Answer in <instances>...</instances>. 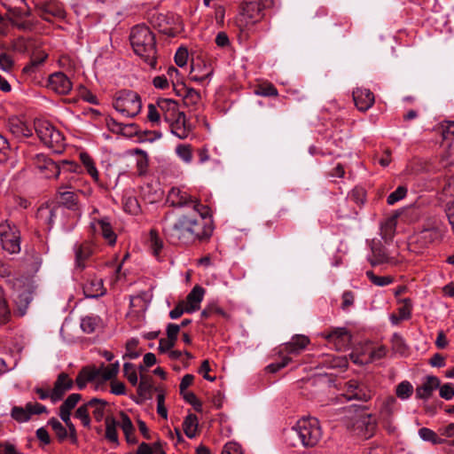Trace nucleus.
<instances>
[{
	"label": "nucleus",
	"instance_id": "20",
	"mask_svg": "<svg viewBox=\"0 0 454 454\" xmlns=\"http://www.w3.org/2000/svg\"><path fill=\"white\" fill-rule=\"evenodd\" d=\"M169 124L171 133L180 139H184L190 133V128L186 124L184 113L177 114L173 121H167Z\"/></svg>",
	"mask_w": 454,
	"mask_h": 454
},
{
	"label": "nucleus",
	"instance_id": "12",
	"mask_svg": "<svg viewBox=\"0 0 454 454\" xmlns=\"http://www.w3.org/2000/svg\"><path fill=\"white\" fill-rule=\"evenodd\" d=\"M330 345H333L336 350H346L351 344V334L345 327L333 328L328 333L325 334Z\"/></svg>",
	"mask_w": 454,
	"mask_h": 454
},
{
	"label": "nucleus",
	"instance_id": "7",
	"mask_svg": "<svg viewBox=\"0 0 454 454\" xmlns=\"http://www.w3.org/2000/svg\"><path fill=\"white\" fill-rule=\"evenodd\" d=\"M309 343V340L305 335H295L294 336L290 341L280 346L279 356H281V361L277 363H272L267 366V370L270 372H277L280 369L286 366L291 359L284 355L285 353L288 355H298L300 354Z\"/></svg>",
	"mask_w": 454,
	"mask_h": 454
},
{
	"label": "nucleus",
	"instance_id": "24",
	"mask_svg": "<svg viewBox=\"0 0 454 454\" xmlns=\"http://www.w3.org/2000/svg\"><path fill=\"white\" fill-rule=\"evenodd\" d=\"M158 108L163 114L165 121H173L177 114L183 112L178 111L177 104L175 100L170 98H160L157 102Z\"/></svg>",
	"mask_w": 454,
	"mask_h": 454
},
{
	"label": "nucleus",
	"instance_id": "9",
	"mask_svg": "<svg viewBox=\"0 0 454 454\" xmlns=\"http://www.w3.org/2000/svg\"><path fill=\"white\" fill-rule=\"evenodd\" d=\"M168 201L175 207H192L196 215L201 219L208 215L209 209L194 200L186 190L179 187H173L168 192Z\"/></svg>",
	"mask_w": 454,
	"mask_h": 454
},
{
	"label": "nucleus",
	"instance_id": "31",
	"mask_svg": "<svg viewBox=\"0 0 454 454\" xmlns=\"http://www.w3.org/2000/svg\"><path fill=\"white\" fill-rule=\"evenodd\" d=\"M20 232L16 231L11 235H8L6 239L0 240L4 250L9 252L10 254H18L20 251Z\"/></svg>",
	"mask_w": 454,
	"mask_h": 454
},
{
	"label": "nucleus",
	"instance_id": "2",
	"mask_svg": "<svg viewBox=\"0 0 454 454\" xmlns=\"http://www.w3.org/2000/svg\"><path fill=\"white\" fill-rule=\"evenodd\" d=\"M134 52L148 66H156L155 37L149 27L140 24L132 27L129 35Z\"/></svg>",
	"mask_w": 454,
	"mask_h": 454
},
{
	"label": "nucleus",
	"instance_id": "4",
	"mask_svg": "<svg viewBox=\"0 0 454 454\" xmlns=\"http://www.w3.org/2000/svg\"><path fill=\"white\" fill-rule=\"evenodd\" d=\"M443 233L444 226L439 219L436 217L427 218L422 229L410 238V250L414 253H421L429 245L440 240Z\"/></svg>",
	"mask_w": 454,
	"mask_h": 454
},
{
	"label": "nucleus",
	"instance_id": "27",
	"mask_svg": "<svg viewBox=\"0 0 454 454\" xmlns=\"http://www.w3.org/2000/svg\"><path fill=\"white\" fill-rule=\"evenodd\" d=\"M59 201L67 208L76 211L78 210L77 197L72 191L65 190L64 185H59L57 190Z\"/></svg>",
	"mask_w": 454,
	"mask_h": 454
},
{
	"label": "nucleus",
	"instance_id": "56",
	"mask_svg": "<svg viewBox=\"0 0 454 454\" xmlns=\"http://www.w3.org/2000/svg\"><path fill=\"white\" fill-rule=\"evenodd\" d=\"M407 193V188L404 186H399L395 191L391 192L387 199L388 205H394L397 201L401 200L405 197Z\"/></svg>",
	"mask_w": 454,
	"mask_h": 454
},
{
	"label": "nucleus",
	"instance_id": "30",
	"mask_svg": "<svg viewBox=\"0 0 454 454\" xmlns=\"http://www.w3.org/2000/svg\"><path fill=\"white\" fill-rule=\"evenodd\" d=\"M80 160L82 161V165L84 166L86 172L88 175L90 176V177L95 181H99V174L98 171V168L96 167L95 161L90 157L89 153L86 152H82L79 153Z\"/></svg>",
	"mask_w": 454,
	"mask_h": 454
},
{
	"label": "nucleus",
	"instance_id": "41",
	"mask_svg": "<svg viewBox=\"0 0 454 454\" xmlns=\"http://www.w3.org/2000/svg\"><path fill=\"white\" fill-rule=\"evenodd\" d=\"M134 153L137 155L136 160L137 173L139 176H144L148 169V155L141 149H135Z\"/></svg>",
	"mask_w": 454,
	"mask_h": 454
},
{
	"label": "nucleus",
	"instance_id": "23",
	"mask_svg": "<svg viewBox=\"0 0 454 454\" xmlns=\"http://www.w3.org/2000/svg\"><path fill=\"white\" fill-rule=\"evenodd\" d=\"M59 210H60L59 207L43 204L37 209L35 217L39 223L46 225L47 231H50L52 227L53 217Z\"/></svg>",
	"mask_w": 454,
	"mask_h": 454
},
{
	"label": "nucleus",
	"instance_id": "17",
	"mask_svg": "<svg viewBox=\"0 0 454 454\" xmlns=\"http://www.w3.org/2000/svg\"><path fill=\"white\" fill-rule=\"evenodd\" d=\"M94 246L91 242L85 241L74 246L76 267L80 269L85 268V261L89 259L94 253Z\"/></svg>",
	"mask_w": 454,
	"mask_h": 454
},
{
	"label": "nucleus",
	"instance_id": "40",
	"mask_svg": "<svg viewBox=\"0 0 454 454\" xmlns=\"http://www.w3.org/2000/svg\"><path fill=\"white\" fill-rule=\"evenodd\" d=\"M156 20L157 22H155L154 25L159 27L160 32L168 35L171 34V27H168V25H174L178 21L177 17H167L163 14H159Z\"/></svg>",
	"mask_w": 454,
	"mask_h": 454
},
{
	"label": "nucleus",
	"instance_id": "16",
	"mask_svg": "<svg viewBox=\"0 0 454 454\" xmlns=\"http://www.w3.org/2000/svg\"><path fill=\"white\" fill-rule=\"evenodd\" d=\"M90 227L95 233L102 235L109 245L113 246L115 244L116 235L113 231L108 218L105 217L102 219L93 220L90 223Z\"/></svg>",
	"mask_w": 454,
	"mask_h": 454
},
{
	"label": "nucleus",
	"instance_id": "53",
	"mask_svg": "<svg viewBox=\"0 0 454 454\" xmlns=\"http://www.w3.org/2000/svg\"><path fill=\"white\" fill-rule=\"evenodd\" d=\"M98 381H106L114 379L116 375L114 373L109 366L102 364L100 367H96Z\"/></svg>",
	"mask_w": 454,
	"mask_h": 454
},
{
	"label": "nucleus",
	"instance_id": "37",
	"mask_svg": "<svg viewBox=\"0 0 454 454\" xmlns=\"http://www.w3.org/2000/svg\"><path fill=\"white\" fill-rule=\"evenodd\" d=\"M439 433L441 435L447 438L445 444L447 446L448 454H454V423L441 427Z\"/></svg>",
	"mask_w": 454,
	"mask_h": 454
},
{
	"label": "nucleus",
	"instance_id": "47",
	"mask_svg": "<svg viewBox=\"0 0 454 454\" xmlns=\"http://www.w3.org/2000/svg\"><path fill=\"white\" fill-rule=\"evenodd\" d=\"M49 425L51 427L59 441H64L68 437L67 430L57 419L53 418L50 419Z\"/></svg>",
	"mask_w": 454,
	"mask_h": 454
},
{
	"label": "nucleus",
	"instance_id": "18",
	"mask_svg": "<svg viewBox=\"0 0 454 454\" xmlns=\"http://www.w3.org/2000/svg\"><path fill=\"white\" fill-rule=\"evenodd\" d=\"M73 380L68 377L67 373H60L54 384V387L51 393V398L52 402H57L62 398L64 394L72 388Z\"/></svg>",
	"mask_w": 454,
	"mask_h": 454
},
{
	"label": "nucleus",
	"instance_id": "60",
	"mask_svg": "<svg viewBox=\"0 0 454 454\" xmlns=\"http://www.w3.org/2000/svg\"><path fill=\"white\" fill-rule=\"evenodd\" d=\"M19 231L14 225H12L8 221H4L0 223V239H4L8 235Z\"/></svg>",
	"mask_w": 454,
	"mask_h": 454
},
{
	"label": "nucleus",
	"instance_id": "52",
	"mask_svg": "<svg viewBox=\"0 0 454 454\" xmlns=\"http://www.w3.org/2000/svg\"><path fill=\"white\" fill-rule=\"evenodd\" d=\"M47 58V53L44 51L36 49L30 54V70L34 67H39L44 62Z\"/></svg>",
	"mask_w": 454,
	"mask_h": 454
},
{
	"label": "nucleus",
	"instance_id": "49",
	"mask_svg": "<svg viewBox=\"0 0 454 454\" xmlns=\"http://www.w3.org/2000/svg\"><path fill=\"white\" fill-rule=\"evenodd\" d=\"M12 418L17 422L22 423L28 420V403L25 408L22 407H13L12 410Z\"/></svg>",
	"mask_w": 454,
	"mask_h": 454
},
{
	"label": "nucleus",
	"instance_id": "5",
	"mask_svg": "<svg viewBox=\"0 0 454 454\" xmlns=\"http://www.w3.org/2000/svg\"><path fill=\"white\" fill-rule=\"evenodd\" d=\"M35 168L44 178H58L60 175L81 174L82 168L74 161L61 160L55 163L44 154H37L33 160Z\"/></svg>",
	"mask_w": 454,
	"mask_h": 454
},
{
	"label": "nucleus",
	"instance_id": "62",
	"mask_svg": "<svg viewBox=\"0 0 454 454\" xmlns=\"http://www.w3.org/2000/svg\"><path fill=\"white\" fill-rule=\"evenodd\" d=\"M81 399V395L79 394H71L65 402L61 404L60 408H63L64 410L72 411L77 403Z\"/></svg>",
	"mask_w": 454,
	"mask_h": 454
},
{
	"label": "nucleus",
	"instance_id": "43",
	"mask_svg": "<svg viewBox=\"0 0 454 454\" xmlns=\"http://www.w3.org/2000/svg\"><path fill=\"white\" fill-rule=\"evenodd\" d=\"M184 430L188 438H193L196 435L198 427V419L196 415L189 414L183 423Z\"/></svg>",
	"mask_w": 454,
	"mask_h": 454
},
{
	"label": "nucleus",
	"instance_id": "42",
	"mask_svg": "<svg viewBox=\"0 0 454 454\" xmlns=\"http://www.w3.org/2000/svg\"><path fill=\"white\" fill-rule=\"evenodd\" d=\"M413 386L408 380L400 382L395 387L396 396L403 401L408 400L413 394Z\"/></svg>",
	"mask_w": 454,
	"mask_h": 454
},
{
	"label": "nucleus",
	"instance_id": "48",
	"mask_svg": "<svg viewBox=\"0 0 454 454\" xmlns=\"http://www.w3.org/2000/svg\"><path fill=\"white\" fill-rule=\"evenodd\" d=\"M117 426L118 423L114 419H107L106 422V437L108 441L115 443L118 442Z\"/></svg>",
	"mask_w": 454,
	"mask_h": 454
},
{
	"label": "nucleus",
	"instance_id": "19",
	"mask_svg": "<svg viewBox=\"0 0 454 454\" xmlns=\"http://www.w3.org/2000/svg\"><path fill=\"white\" fill-rule=\"evenodd\" d=\"M353 99L360 111H367L374 103V96L368 89H356L353 91Z\"/></svg>",
	"mask_w": 454,
	"mask_h": 454
},
{
	"label": "nucleus",
	"instance_id": "34",
	"mask_svg": "<svg viewBox=\"0 0 454 454\" xmlns=\"http://www.w3.org/2000/svg\"><path fill=\"white\" fill-rule=\"evenodd\" d=\"M418 434L422 441L431 442L434 445L445 444L447 442L446 437H440L434 431L427 427H421Z\"/></svg>",
	"mask_w": 454,
	"mask_h": 454
},
{
	"label": "nucleus",
	"instance_id": "10",
	"mask_svg": "<svg viewBox=\"0 0 454 454\" xmlns=\"http://www.w3.org/2000/svg\"><path fill=\"white\" fill-rule=\"evenodd\" d=\"M34 129L38 138L48 147L59 146L63 142L62 134L57 130L48 121L35 119Z\"/></svg>",
	"mask_w": 454,
	"mask_h": 454
},
{
	"label": "nucleus",
	"instance_id": "8",
	"mask_svg": "<svg viewBox=\"0 0 454 454\" xmlns=\"http://www.w3.org/2000/svg\"><path fill=\"white\" fill-rule=\"evenodd\" d=\"M113 106L121 116L133 118L140 113L142 103L137 92L123 90L116 96L113 102Z\"/></svg>",
	"mask_w": 454,
	"mask_h": 454
},
{
	"label": "nucleus",
	"instance_id": "44",
	"mask_svg": "<svg viewBox=\"0 0 454 454\" xmlns=\"http://www.w3.org/2000/svg\"><path fill=\"white\" fill-rule=\"evenodd\" d=\"M122 203L125 212L130 215H137L140 211L138 201L133 196H124L122 199Z\"/></svg>",
	"mask_w": 454,
	"mask_h": 454
},
{
	"label": "nucleus",
	"instance_id": "33",
	"mask_svg": "<svg viewBox=\"0 0 454 454\" xmlns=\"http://www.w3.org/2000/svg\"><path fill=\"white\" fill-rule=\"evenodd\" d=\"M13 300L16 306L14 313L20 317L25 316L28 308V294L27 290L15 294Z\"/></svg>",
	"mask_w": 454,
	"mask_h": 454
},
{
	"label": "nucleus",
	"instance_id": "21",
	"mask_svg": "<svg viewBox=\"0 0 454 454\" xmlns=\"http://www.w3.org/2000/svg\"><path fill=\"white\" fill-rule=\"evenodd\" d=\"M205 290L200 286H195L183 302L187 306L186 313H193L200 309L203 300Z\"/></svg>",
	"mask_w": 454,
	"mask_h": 454
},
{
	"label": "nucleus",
	"instance_id": "32",
	"mask_svg": "<svg viewBox=\"0 0 454 454\" xmlns=\"http://www.w3.org/2000/svg\"><path fill=\"white\" fill-rule=\"evenodd\" d=\"M35 6L39 8L37 4ZM40 10L45 20H49L48 16L63 17L64 14L62 8L55 1L42 4Z\"/></svg>",
	"mask_w": 454,
	"mask_h": 454
},
{
	"label": "nucleus",
	"instance_id": "15",
	"mask_svg": "<svg viewBox=\"0 0 454 454\" xmlns=\"http://www.w3.org/2000/svg\"><path fill=\"white\" fill-rule=\"evenodd\" d=\"M48 87L58 94L66 95L72 90L73 83L67 74L56 72L50 75Z\"/></svg>",
	"mask_w": 454,
	"mask_h": 454
},
{
	"label": "nucleus",
	"instance_id": "50",
	"mask_svg": "<svg viewBox=\"0 0 454 454\" xmlns=\"http://www.w3.org/2000/svg\"><path fill=\"white\" fill-rule=\"evenodd\" d=\"M90 406L88 403L80 406L75 411V418L80 419L84 427H89L90 425Z\"/></svg>",
	"mask_w": 454,
	"mask_h": 454
},
{
	"label": "nucleus",
	"instance_id": "59",
	"mask_svg": "<svg viewBox=\"0 0 454 454\" xmlns=\"http://www.w3.org/2000/svg\"><path fill=\"white\" fill-rule=\"evenodd\" d=\"M118 425L121 427L124 434H133L135 431L130 419L125 413L121 414V421Z\"/></svg>",
	"mask_w": 454,
	"mask_h": 454
},
{
	"label": "nucleus",
	"instance_id": "28",
	"mask_svg": "<svg viewBox=\"0 0 454 454\" xmlns=\"http://www.w3.org/2000/svg\"><path fill=\"white\" fill-rule=\"evenodd\" d=\"M83 292L88 298H98L104 294L103 281L101 278L89 280L83 287Z\"/></svg>",
	"mask_w": 454,
	"mask_h": 454
},
{
	"label": "nucleus",
	"instance_id": "39",
	"mask_svg": "<svg viewBox=\"0 0 454 454\" xmlns=\"http://www.w3.org/2000/svg\"><path fill=\"white\" fill-rule=\"evenodd\" d=\"M99 325L100 318L98 316L89 315L81 319V328L85 333H92Z\"/></svg>",
	"mask_w": 454,
	"mask_h": 454
},
{
	"label": "nucleus",
	"instance_id": "29",
	"mask_svg": "<svg viewBox=\"0 0 454 454\" xmlns=\"http://www.w3.org/2000/svg\"><path fill=\"white\" fill-rule=\"evenodd\" d=\"M96 367L83 368L76 377V385L79 389H83L88 382L98 381Z\"/></svg>",
	"mask_w": 454,
	"mask_h": 454
},
{
	"label": "nucleus",
	"instance_id": "63",
	"mask_svg": "<svg viewBox=\"0 0 454 454\" xmlns=\"http://www.w3.org/2000/svg\"><path fill=\"white\" fill-rule=\"evenodd\" d=\"M440 387V396L445 400H450L454 396V386L451 383L444 384Z\"/></svg>",
	"mask_w": 454,
	"mask_h": 454
},
{
	"label": "nucleus",
	"instance_id": "46",
	"mask_svg": "<svg viewBox=\"0 0 454 454\" xmlns=\"http://www.w3.org/2000/svg\"><path fill=\"white\" fill-rule=\"evenodd\" d=\"M176 153L184 163L189 164L192 160V151L190 145H178L176 147Z\"/></svg>",
	"mask_w": 454,
	"mask_h": 454
},
{
	"label": "nucleus",
	"instance_id": "25",
	"mask_svg": "<svg viewBox=\"0 0 454 454\" xmlns=\"http://www.w3.org/2000/svg\"><path fill=\"white\" fill-rule=\"evenodd\" d=\"M440 387V380L437 377L427 376L423 384L417 387L416 395L419 399H427L433 392Z\"/></svg>",
	"mask_w": 454,
	"mask_h": 454
},
{
	"label": "nucleus",
	"instance_id": "36",
	"mask_svg": "<svg viewBox=\"0 0 454 454\" xmlns=\"http://www.w3.org/2000/svg\"><path fill=\"white\" fill-rule=\"evenodd\" d=\"M398 409V403L394 396H387L380 408V415L382 418L388 419Z\"/></svg>",
	"mask_w": 454,
	"mask_h": 454
},
{
	"label": "nucleus",
	"instance_id": "61",
	"mask_svg": "<svg viewBox=\"0 0 454 454\" xmlns=\"http://www.w3.org/2000/svg\"><path fill=\"white\" fill-rule=\"evenodd\" d=\"M188 51L184 48H179L175 54V62L179 67H184L187 64Z\"/></svg>",
	"mask_w": 454,
	"mask_h": 454
},
{
	"label": "nucleus",
	"instance_id": "64",
	"mask_svg": "<svg viewBox=\"0 0 454 454\" xmlns=\"http://www.w3.org/2000/svg\"><path fill=\"white\" fill-rule=\"evenodd\" d=\"M222 454H243V451L239 443L228 442L224 445Z\"/></svg>",
	"mask_w": 454,
	"mask_h": 454
},
{
	"label": "nucleus",
	"instance_id": "22",
	"mask_svg": "<svg viewBox=\"0 0 454 454\" xmlns=\"http://www.w3.org/2000/svg\"><path fill=\"white\" fill-rule=\"evenodd\" d=\"M10 131L18 138L26 139L27 137V116H13L9 120Z\"/></svg>",
	"mask_w": 454,
	"mask_h": 454
},
{
	"label": "nucleus",
	"instance_id": "58",
	"mask_svg": "<svg viewBox=\"0 0 454 454\" xmlns=\"http://www.w3.org/2000/svg\"><path fill=\"white\" fill-rule=\"evenodd\" d=\"M123 371L129 383L132 384L133 386H136L137 384L138 378L137 372L134 370L133 364L129 363H125L123 364Z\"/></svg>",
	"mask_w": 454,
	"mask_h": 454
},
{
	"label": "nucleus",
	"instance_id": "13",
	"mask_svg": "<svg viewBox=\"0 0 454 454\" xmlns=\"http://www.w3.org/2000/svg\"><path fill=\"white\" fill-rule=\"evenodd\" d=\"M386 355V348L384 347H379L374 350H372L367 353L364 348H362L361 351L356 348L353 352L349 354V357L351 361L359 365L366 364L373 361L374 359H380Z\"/></svg>",
	"mask_w": 454,
	"mask_h": 454
},
{
	"label": "nucleus",
	"instance_id": "35",
	"mask_svg": "<svg viewBox=\"0 0 454 454\" xmlns=\"http://www.w3.org/2000/svg\"><path fill=\"white\" fill-rule=\"evenodd\" d=\"M176 93L184 98V103L187 106L195 107L201 99L199 91L192 88H184V92L177 91Z\"/></svg>",
	"mask_w": 454,
	"mask_h": 454
},
{
	"label": "nucleus",
	"instance_id": "26",
	"mask_svg": "<svg viewBox=\"0 0 454 454\" xmlns=\"http://www.w3.org/2000/svg\"><path fill=\"white\" fill-rule=\"evenodd\" d=\"M370 262L372 266L382 263H394V259L387 254L386 248L380 242L373 243Z\"/></svg>",
	"mask_w": 454,
	"mask_h": 454
},
{
	"label": "nucleus",
	"instance_id": "54",
	"mask_svg": "<svg viewBox=\"0 0 454 454\" xmlns=\"http://www.w3.org/2000/svg\"><path fill=\"white\" fill-rule=\"evenodd\" d=\"M254 93L258 96L271 97L277 96L278 90L272 84L264 83L259 85L258 88L254 90Z\"/></svg>",
	"mask_w": 454,
	"mask_h": 454
},
{
	"label": "nucleus",
	"instance_id": "38",
	"mask_svg": "<svg viewBox=\"0 0 454 454\" xmlns=\"http://www.w3.org/2000/svg\"><path fill=\"white\" fill-rule=\"evenodd\" d=\"M106 404L107 403L106 401L98 398H92L88 402L90 410H91V412L97 421H100L104 418L105 407Z\"/></svg>",
	"mask_w": 454,
	"mask_h": 454
},
{
	"label": "nucleus",
	"instance_id": "57",
	"mask_svg": "<svg viewBox=\"0 0 454 454\" xmlns=\"http://www.w3.org/2000/svg\"><path fill=\"white\" fill-rule=\"evenodd\" d=\"M366 275L369 278V279L374 285H376L378 286H387V285L391 284L392 281H393V278L391 277H388V276H383V277L376 276V275L373 274L372 271H370V270L366 272Z\"/></svg>",
	"mask_w": 454,
	"mask_h": 454
},
{
	"label": "nucleus",
	"instance_id": "14",
	"mask_svg": "<svg viewBox=\"0 0 454 454\" xmlns=\"http://www.w3.org/2000/svg\"><path fill=\"white\" fill-rule=\"evenodd\" d=\"M344 395L347 400L368 401L372 395V391L364 384H360L356 380H350L346 384V393Z\"/></svg>",
	"mask_w": 454,
	"mask_h": 454
},
{
	"label": "nucleus",
	"instance_id": "45",
	"mask_svg": "<svg viewBox=\"0 0 454 454\" xmlns=\"http://www.w3.org/2000/svg\"><path fill=\"white\" fill-rule=\"evenodd\" d=\"M148 242L153 254L158 257L163 247V242L155 231H150Z\"/></svg>",
	"mask_w": 454,
	"mask_h": 454
},
{
	"label": "nucleus",
	"instance_id": "3",
	"mask_svg": "<svg viewBox=\"0 0 454 454\" xmlns=\"http://www.w3.org/2000/svg\"><path fill=\"white\" fill-rule=\"evenodd\" d=\"M343 419L347 420L348 427L354 434L363 439L372 437L376 429V419L364 410L358 409L355 405H348L340 408Z\"/></svg>",
	"mask_w": 454,
	"mask_h": 454
},
{
	"label": "nucleus",
	"instance_id": "51",
	"mask_svg": "<svg viewBox=\"0 0 454 454\" xmlns=\"http://www.w3.org/2000/svg\"><path fill=\"white\" fill-rule=\"evenodd\" d=\"M138 340L137 339H130L126 343V353L123 358L136 359L140 356V352L137 350Z\"/></svg>",
	"mask_w": 454,
	"mask_h": 454
},
{
	"label": "nucleus",
	"instance_id": "1",
	"mask_svg": "<svg viewBox=\"0 0 454 454\" xmlns=\"http://www.w3.org/2000/svg\"><path fill=\"white\" fill-rule=\"evenodd\" d=\"M201 223L195 215H182L172 225L164 227L165 234L173 244H188L204 238Z\"/></svg>",
	"mask_w": 454,
	"mask_h": 454
},
{
	"label": "nucleus",
	"instance_id": "55",
	"mask_svg": "<svg viewBox=\"0 0 454 454\" xmlns=\"http://www.w3.org/2000/svg\"><path fill=\"white\" fill-rule=\"evenodd\" d=\"M65 180V183L61 185H64L65 190L68 189H76L79 182L81 181V177L77 176V174H66L61 175Z\"/></svg>",
	"mask_w": 454,
	"mask_h": 454
},
{
	"label": "nucleus",
	"instance_id": "6",
	"mask_svg": "<svg viewBox=\"0 0 454 454\" xmlns=\"http://www.w3.org/2000/svg\"><path fill=\"white\" fill-rule=\"evenodd\" d=\"M287 434L291 438H298L304 447L315 446L322 435L318 420L315 418L300 419Z\"/></svg>",
	"mask_w": 454,
	"mask_h": 454
},
{
	"label": "nucleus",
	"instance_id": "11",
	"mask_svg": "<svg viewBox=\"0 0 454 454\" xmlns=\"http://www.w3.org/2000/svg\"><path fill=\"white\" fill-rule=\"evenodd\" d=\"M1 4L9 12L12 25L25 30L28 15L26 0H1Z\"/></svg>",
	"mask_w": 454,
	"mask_h": 454
}]
</instances>
